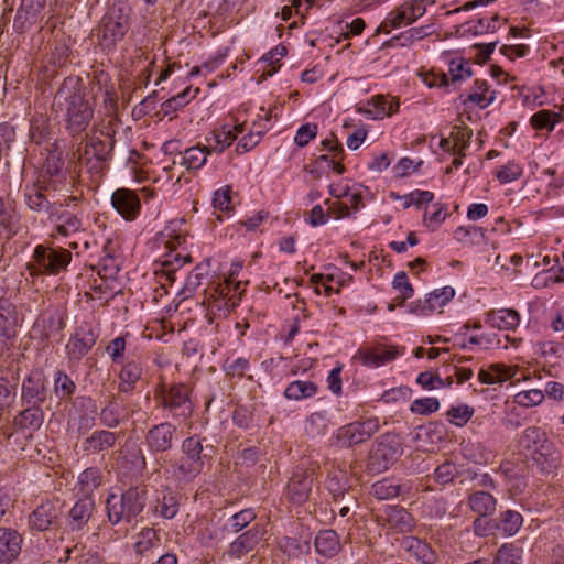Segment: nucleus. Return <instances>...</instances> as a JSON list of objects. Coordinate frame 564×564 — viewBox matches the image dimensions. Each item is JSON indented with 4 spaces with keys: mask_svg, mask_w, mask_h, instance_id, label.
I'll use <instances>...</instances> for the list:
<instances>
[{
    "mask_svg": "<svg viewBox=\"0 0 564 564\" xmlns=\"http://www.w3.org/2000/svg\"><path fill=\"white\" fill-rule=\"evenodd\" d=\"M497 501L492 495L486 491H476L468 498V506L479 518L474 522L476 525L481 517L492 514L496 510Z\"/></svg>",
    "mask_w": 564,
    "mask_h": 564,
    "instance_id": "34",
    "label": "nucleus"
},
{
    "mask_svg": "<svg viewBox=\"0 0 564 564\" xmlns=\"http://www.w3.org/2000/svg\"><path fill=\"white\" fill-rule=\"evenodd\" d=\"M258 123L253 122L249 133L243 135L236 145L237 153H245L253 149L260 141L263 134L268 131L269 127L264 129H257Z\"/></svg>",
    "mask_w": 564,
    "mask_h": 564,
    "instance_id": "49",
    "label": "nucleus"
},
{
    "mask_svg": "<svg viewBox=\"0 0 564 564\" xmlns=\"http://www.w3.org/2000/svg\"><path fill=\"white\" fill-rule=\"evenodd\" d=\"M371 102L376 108V112L373 113L375 118L391 116L399 109V101L388 96L377 95L371 98Z\"/></svg>",
    "mask_w": 564,
    "mask_h": 564,
    "instance_id": "48",
    "label": "nucleus"
},
{
    "mask_svg": "<svg viewBox=\"0 0 564 564\" xmlns=\"http://www.w3.org/2000/svg\"><path fill=\"white\" fill-rule=\"evenodd\" d=\"M431 79L425 78L430 87H453L457 88L458 84L471 77V68L469 63L462 57L454 58L449 63L448 73L431 72Z\"/></svg>",
    "mask_w": 564,
    "mask_h": 564,
    "instance_id": "10",
    "label": "nucleus"
},
{
    "mask_svg": "<svg viewBox=\"0 0 564 564\" xmlns=\"http://www.w3.org/2000/svg\"><path fill=\"white\" fill-rule=\"evenodd\" d=\"M447 212L443 205L434 204L432 210L425 209L423 225L431 231L436 230L446 219Z\"/></svg>",
    "mask_w": 564,
    "mask_h": 564,
    "instance_id": "54",
    "label": "nucleus"
},
{
    "mask_svg": "<svg viewBox=\"0 0 564 564\" xmlns=\"http://www.w3.org/2000/svg\"><path fill=\"white\" fill-rule=\"evenodd\" d=\"M390 198L394 200H402V206L404 209L411 206L421 208L424 204L431 203L434 199V194L430 191L415 189L406 195L401 196L397 193L391 192Z\"/></svg>",
    "mask_w": 564,
    "mask_h": 564,
    "instance_id": "43",
    "label": "nucleus"
},
{
    "mask_svg": "<svg viewBox=\"0 0 564 564\" xmlns=\"http://www.w3.org/2000/svg\"><path fill=\"white\" fill-rule=\"evenodd\" d=\"M111 204L126 220H133L140 214V198L134 191L118 188L111 196Z\"/></svg>",
    "mask_w": 564,
    "mask_h": 564,
    "instance_id": "20",
    "label": "nucleus"
},
{
    "mask_svg": "<svg viewBox=\"0 0 564 564\" xmlns=\"http://www.w3.org/2000/svg\"><path fill=\"white\" fill-rule=\"evenodd\" d=\"M377 521L395 533H409L415 528L412 514L399 506L384 508L377 514Z\"/></svg>",
    "mask_w": 564,
    "mask_h": 564,
    "instance_id": "13",
    "label": "nucleus"
},
{
    "mask_svg": "<svg viewBox=\"0 0 564 564\" xmlns=\"http://www.w3.org/2000/svg\"><path fill=\"white\" fill-rule=\"evenodd\" d=\"M485 323L502 330H514L520 323V314L513 308L490 310L485 314Z\"/></svg>",
    "mask_w": 564,
    "mask_h": 564,
    "instance_id": "30",
    "label": "nucleus"
},
{
    "mask_svg": "<svg viewBox=\"0 0 564 564\" xmlns=\"http://www.w3.org/2000/svg\"><path fill=\"white\" fill-rule=\"evenodd\" d=\"M564 102L555 105L554 109H541L530 118V126L536 131L552 132L556 124L563 122Z\"/></svg>",
    "mask_w": 564,
    "mask_h": 564,
    "instance_id": "28",
    "label": "nucleus"
},
{
    "mask_svg": "<svg viewBox=\"0 0 564 564\" xmlns=\"http://www.w3.org/2000/svg\"><path fill=\"white\" fill-rule=\"evenodd\" d=\"M209 154L212 153L205 144L191 147L182 153L181 164L187 171H197L206 164Z\"/></svg>",
    "mask_w": 564,
    "mask_h": 564,
    "instance_id": "37",
    "label": "nucleus"
},
{
    "mask_svg": "<svg viewBox=\"0 0 564 564\" xmlns=\"http://www.w3.org/2000/svg\"><path fill=\"white\" fill-rule=\"evenodd\" d=\"M176 426L170 422L153 425L145 434V444L152 453H163L172 448Z\"/></svg>",
    "mask_w": 564,
    "mask_h": 564,
    "instance_id": "17",
    "label": "nucleus"
},
{
    "mask_svg": "<svg viewBox=\"0 0 564 564\" xmlns=\"http://www.w3.org/2000/svg\"><path fill=\"white\" fill-rule=\"evenodd\" d=\"M401 351L397 346L378 344L372 347L359 349L357 357L362 365L369 367H379L394 360Z\"/></svg>",
    "mask_w": 564,
    "mask_h": 564,
    "instance_id": "21",
    "label": "nucleus"
},
{
    "mask_svg": "<svg viewBox=\"0 0 564 564\" xmlns=\"http://www.w3.org/2000/svg\"><path fill=\"white\" fill-rule=\"evenodd\" d=\"M471 130L468 128H454L451 132V138L453 140V154L465 155L464 151L469 147Z\"/></svg>",
    "mask_w": 564,
    "mask_h": 564,
    "instance_id": "56",
    "label": "nucleus"
},
{
    "mask_svg": "<svg viewBox=\"0 0 564 564\" xmlns=\"http://www.w3.org/2000/svg\"><path fill=\"white\" fill-rule=\"evenodd\" d=\"M318 392V386L310 380H295L288 384L284 397L288 400L300 401L313 398Z\"/></svg>",
    "mask_w": 564,
    "mask_h": 564,
    "instance_id": "36",
    "label": "nucleus"
},
{
    "mask_svg": "<svg viewBox=\"0 0 564 564\" xmlns=\"http://www.w3.org/2000/svg\"><path fill=\"white\" fill-rule=\"evenodd\" d=\"M549 437L545 431L538 426L527 427L520 437L521 446L524 449H527L530 454L533 453L535 449L540 448L541 445L546 443Z\"/></svg>",
    "mask_w": 564,
    "mask_h": 564,
    "instance_id": "41",
    "label": "nucleus"
},
{
    "mask_svg": "<svg viewBox=\"0 0 564 564\" xmlns=\"http://www.w3.org/2000/svg\"><path fill=\"white\" fill-rule=\"evenodd\" d=\"M246 289L242 284H236V291L231 297L226 299H206L209 311L218 316L229 315L240 303Z\"/></svg>",
    "mask_w": 564,
    "mask_h": 564,
    "instance_id": "33",
    "label": "nucleus"
},
{
    "mask_svg": "<svg viewBox=\"0 0 564 564\" xmlns=\"http://www.w3.org/2000/svg\"><path fill=\"white\" fill-rule=\"evenodd\" d=\"M329 424V417L325 411L313 412L306 419V432L312 436L324 435Z\"/></svg>",
    "mask_w": 564,
    "mask_h": 564,
    "instance_id": "47",
    "label": "nucleus"
},
{
    "mask_svg": "<svg viewBox=\"0 0 564 564\" xmlns=\"http://www.w3.org/2000/svg\"><path fill=\"white\" fill-rule=\"evenodd\" d=\"M154 399L178 423L189 420L193 415L191 389L184 383L160 384L154 392Z\"/></svg>",
    "mask_w": 564,
    "mask_h": 564,
    "instance_id": "3",
    "label": "nucleus"
},
{
    "mask_svg": "<svg viewBox=\"0 0 564 564\" xmlns=\"http://www.w3.org/2000/svg\"><path fill=\"white\" fill-rule=\"evenodd\" d=\"M160 539L155 530L145 528L143 529L134 543V550L138 554L143 555L159 544Z\"/></svg>",
    "mask_w": 564,
    "mask_h": 564,
    "instance_id": "53",
    "label": "nucleus"
},
{
    "mask_svg": "<svg viewBox=\"0 0 564 564\" xmlns=\"http://www.w3.org/2000/svg\"><path fill=\"white\" fill-rule=\"evenodd\" d=\"M517 371V367L507 366L505 364H491L488 368H481L479 370L478 379L485 384L502 383L512 379Z\"/></svg>",
    "mask_w": 564,
    "mask_h": 564,
    "instance_id": "32",
    "label": "nucleus"
},
{
    "mask_svg": "<svg viewBox=\"0 0 564 564\" xmlns=\"http://www.w3.org/2000/svg\"><path fill=\"white\" fill-rule=\"evenodd\" d=\"M101 473L98 468L90 467L85 469L78 478L80 491L85 496L91 495L101 485Z\"/></svg>",
    "mask_w": 564,
    "mask_h": 564,
    "instance_id": "44",
    "label": "nucleus"
},
{
    "mask_svg": "<svg viewBox=\"0 0 564 564\" xmlns=\"http://www.w3.org/2000/svg\"><path fill=\"white\" fill-rule=\"evenodd\" d=\"M459 99L465 106L473 104L480 109H485L495 101L496 91L486 79H475L469 93L460 95Z\"/></svg>",
    "mask_w": 564,
    "mask_h": 564,
    "instance_id": "25",
    "label": "nucleus"
},
{
    "mask_svg": "<svg viewBox=\"0 0 564 564\" xmlns=\"http://www.w3.org/2000/svg\"><path fill=\"white\" fill-rule=\"evenodd\" d=\"M76 390L75 382L64 371H57L54 380V392L59 400L68 399Z\"/></svg>",
    "mask_w": 564,
    "mask_h": 564,
    "instance_id": "50",
    "label": "nucleus"
},
{
    "mask_svg": "<svg viewBox=\"0 0 564 564\" xmlns=\"http://www.w3.org/2000/svg\"><path fill=\"white\" fill-rule=\"evenodd\" d=\"M236 284H241L240 281H237L234 276V272L229 274L227 279L223 282L217 283L213 288L208 290L206 293V299H226L231 297L232 293L236 291Z\"/></svg>",
    "mask_w": 564,
    "mask_h": 564,
    "instance_id": "45",
    "label": "nucleus"
},
{
    "mask_svg": "<svg viewBox=\"0 0 564 564\" xmlns=\"http://www.w3.org/2000/svg\"><path fill=\"white\" fill-rule=\"evenodd\" d=\"M120 435L107 430L94 431L82 444V448L87 454H99L112 448L118 442Z\"/></svg>",
    "mask_w": 564,
    "mask_h": 564,
    "instance_id": "27",
    "label": "nucleus"
},
{
    "mask_svg": "<svg viewBox=\"0 0 564 564\" xmlns=\"http://www.w3.org/2000/svg\"><path fill=\"white\" fill-rule=\"evenodd\" d=\"M52 107L57 112H65L66 129L73 137L86 131L94 115L93 106L85 98L84 87L76 78L63 82Z\"/></svg>",
    "mask_w": 564,
    "mask_h": 564,
    "instance_id": "1",
    "label": "nucleus"
},
{
    "mask_svg": "<svg viewBox=\"0 0 564 564\" xmlns=\"http://www.w3.org/2000/svg\"><path fill=\"white\" fill-rule=\"evenodd\" d=\"M380 424L377 417L361 419L340 426L335 434L337 444L341 447H351L371 438Z\"/></svg>",
    "mask_w": 564,
    "mask_h": 564,
    "instance_id": "8",
    "label": "nucleus"
},
{
    "mask_svg": "<svg viewBox=\"0 0 564 564\" xmlns=\"http://www.w3.org/2000/svg\"><path fill=\"white\" fill-rule=\"evenodd\" d=\"M72 260V253L64 248H52L39 245L33 254V261L28 263L30 275L58 274L65 270Z\"/></svg>",
    "mask_w": 564,
    "mask_h": 564,
    "instance_id": "6",
    "label": "nucleus"
},
{
    "mask_svg": "<svg viewBox=\"0 0 564 564\" xmlns=\"http://www.w3.org/2000/svg\"><path fill=\"white\" fill-rule=\"evenodd\" d=\"M203 440L198 435L185 438L181 445V456L171 464L173 478L182 484L193 481L204 469Z\"/></svg>",
    "mask_w": 564,
    "mask_h": 564,
    "instance_id": "2",
    "label": "nucleus"
},
{
    "mask_svg": "<svg viewBox=\"0 0 564 564\" xmlns=\"http://www.w3.org/2000/svg\"><path fill=\"white\" fill-rule=\"evenodd\" d=\"M62 514L61 506L56 501L42 502L30 516V524L37 531L48 530Z\"/></svg>",
    "mask_w": 564,
    "mask_h": 564,
    "instance_id": "24",
    "label": "nucleus"
},
{
    "mask_svg": "<svg viewBox=\"0 0 564 564\" xmlns=\"http://www.w3.org/2000/svg\"><path fill=\"white\" fill-rule=\"evenodd\" d=\"M145 495L147 491L138 487L129 488L120 496L110 494L106 501L108 520L112 524L132 521L144 509Z\"/></svg>",
    "mask_w": 564,
    "mask_h": 564,
    "instance_id": "4",
    "label": "nucleus"
},
{
    "mask_svg": "<svg viewBox=\"0 0 564 564\" xmlns=\"http://www.w3.org/2000/svg\"><path fill=\"white\" fill-rule=\"evenodd\" d=\"M94 509L91 499L78 500L69 511L70 527L73 530L82 529L90 519Z\"/></svg>",
    "mask_w": 564,
    "mask_h": 564,
    "instance_id": "39",
    "label": "nucleus"
},
{
    "mask_svg": "<svg viewBox=\"0 0 564 564\" xmlns=\"http://www.w3.org/2000/svg\"><path fill=\"white\" fill-rule=\"evenodd\" d=\"M213 206L225 213H230L234 209L230 186H224L214 193Z\"/></svg>",
    "mask_w": 564,
    "mask_h": 564,
    "instance_id": "60",
    "label": "nucleus"
},
{
    "mask_svg": "<svg viewBox=\"0 0 564 564\" xmlns=\"http://www.w3.org/2000/svg\"><path fill=\"white\" fill-rule=\"evenodd\" d=\"M47 395L46 379L42 371H32L22 383V401L30 405H41Z\"/></svg>",
    "mask_w": 564,
    "mask_h": 564,
    "instance_id": "19",
    "label": "nucleus"
},
{
    "mask_svg": "<svg viewBox=\"0 0 564 564\" xmlns=\"http://www.w3.org/2000/svg\"><path fill=\"white\" fill-rule=\"evenodd\" d=\"M416 382L423 388L427 390L438 389L442 387H449L453 383L452 377H448L446 379H442L438 375H434L432 372L425 371L421 372L417 378Z\"/></svg>",
    "mask_w": 564,
    "mask_h": 564,
    "instance_id": "57",
    "label": "nucleus"
},
{
    "mask_svg": "<svg viewBox=\"0 0 564 564\" xmlns=\"http://www.w3.org/2000/svg\"><path fill=\"white\" fill-rule=\"evenodd\" d=\"M454 295L455 290L452 286L434 290L423 301H417L414 312L420 315H430L435 311H440Z\"/></svg>",
    "mask_w": 564,
    "mask_h": 564,
    "instance_id": "26",
    "label": "nucleus"
},
{
    "mask_svg": "<svg viewBox=\"0 0 564 564\" xmlns=\"http://www.w3.org/2000/svg\"><path fill=\"white\" fill-rule=\"evenodd\" d=\"M398 454V446L388 442V438L382 437L373 449L372 457L381 459L383 462V468H387L388 464L397 459Z\"/></svg>",
    "mask_w": 564,
    "mask_h": 564,
    "instance_id": "52",
    "label": "nucleus"
},
{
    "mask_svg": "<svg viewBox=\"0 0 564 564\" xmlns=\"http://www.w3.org/2000/svg\"><path fill=\"white\" fill-rule=\"evenodd\" d=\"M20 224V215L17 210L7 206L3 198L0 197V227L4 229L8 237H12L18 232Z\"/></svg>",
    "mask_w": 564,
    "mask_h": 564,
    "instance_id": "42",
    "label": "nucleus"
},
{
    "mask_svg": "<svg viewBox=\"0 0 564 564\" xmlns=\"http://www.w3.org/2000/svg\"><path fill=\"white\" fill-rule=\"evenodd\" d=\"M98 334L88 323H82L66 344V354L70 360L79 361L95 346Z\"/></svg>",
    "mask_w": 564,
    "mask_h": 564,
    "instance_id": "11",
    "label": "nucleus"
},
{
    "mask_svg": "<svg viewBox=\"0 0 564 564\" xmlns=\"http://www.w3.org/2000/svg\"><path fill=\"white\" fill-rule=\"evenodd\" d=\"M523 522L522 516L512 510H507L501 513V529L508 535L516 534L521 528Z\"/></svg>",
    "mask_w": 564,
    "mask_h": 564,
    "instance_id": "58",
    "label": "nucleus"
},
{
    "mask_svg": "<svg viewBox=\"0 0 564 564\" xmlns=\"http://www.w3.org/2000/svg\"><path fill=\"white\" fill-rule=\"evenodd\" d=\"M99 419L107 427H117L120 424V411L116 401L111 400L101 409Z\"/></svg>",
    "mask_w": 564,
    "mask_h": 564,
    "instance_id": "59",
    "label": "nucleus"
},
{
    "mask_svg": "<svg viewBox=\"0 0 564 564\" xmlns=\"http://www.w3.org/2000/svg\"><path fill=\"white\" fill-rule=\"evenodd\" d=\"M315 549L324 556H334L340 551V542L334 530H324L315 538Z\"/></svg>",
    "mask_w": 564,
    "mask_h": 564,
    "instance_id": "38",
    "label": "nucleus"
},
{
    "mask_svg": "<svg viewBox=\"0 0 564 564\" xmlns=\"http://www.w3.org/2000/svg\"><path fill=\"white\" fill-rule=\"evenodd\" d=\"M118 390L123 393L133 392L139 383L145 381L144 361L140 358H127L118 375Z\"/></svg>",
    "mask_w": 564,
    "mask_h": 564,
    "instance_id": "14",
    "label": "nucleus"
},
{
    "mask_svg": "<svg viewBox=\"0 0 564 564\" xmlns=\"http://www.w3.org/2000/svg\"><path fill=\"white\" fill-rule=\"evenodd\" d=\"M523 173L522 166L513 161L508 162L501 166L497 172L496 176L500 183L506 184L518 180Z\"/></svg>",
    "mask_w": 564,
    "mask_h": 564,
    "instance_id": "64",
    "label": "nucleus"
},
{
    "mask_svg": "<svg viewBox=\"0 0 564 564\" xmlns=\"http://www.w3.org/2000/svg\"><path fill=\"white\" fill-rule=\"evenodd\" d=\"M44 420V414L40 405H31L30 408L20 412L14 423L21 429L37 430L41 427Z\"/></svg>",
    "mask_w": 564,
    "mask_h": 564,
    "instance_id": "40",
    "label": "nucleus"
},
{
    "mask_svg": "<svg viewBox=\"0 0 564 564\" xmlns=\"http://www.w3.org/2000/svg\"><path fill=\"white\" fill-rule=\"evenodd\" d=\"M404 549L423 564H433L436 561V554L432 547L424 541L408 536L403 540Z\"/></svg>",
    "mask_w": 564,
    "mask_h": 564,
    "instance_id": "35",
    "label": "nucleus"
},
{
    "mask_svg": "<svg viewBox=\"0 0 564 564\" xmlns=\"http://www.w3.org/2000/svg\"><path fill=\"white\" fill-rule=\"evenodd\" d=\"M64 162L58 154H51L45 160V163L42 167V183H46L45 177H57L62 173Z\"/></svg>",
    "mask_w": 564,
    "mask_h": 564,
    "instance_id": "61",
    "label": "nucleus"
},
{
    "mask_svg": "<svg viewBox=\"0 0 564 564\" xmlns=\"http://www.w3.org/2000/svg\"><path fill=\"white\" fill-rule=\"evenodd\" d=\"M520 550L512 544H503L495 557L496 564H520Z\"/></svg>",
    "mask_w": 564,
    "mask_h": 564,
    "instance_id": "63",
    "label": "nucleus"
},
{
    "mask_svg": "<svg viewBox=\"0 0 564 564\" xmlns=\"http://www.w3.org/2000/svg\"><path fill=\"white\" fill-rule=\"evenodd\" d=\"M186 237L176 232L171 226L166 227L161 231L155 239L159 248H163L170 253L166 254V259L162 263V271L159 273V278L162 283L169 282L170 284L175 280V272L181 269L185 263L191 262L189 256H181V253L173 252L183 243H185Z\"/></svg>",
    "mask_w": 564,
    "mask_h": 564,
    "instance_id": "5",
    "label": "nucleus"
},
{
    "mask_svg": "<svg viewBox=\"0 0 564 564\" xmlns=\"http://www.w3.org/2000/svg\"><path fill=\"white\" fill-rule=\"evenodd\" d=\"M474 412V408L467 404H462L457 406H452L447 411L446 415L449 423L462 427L465 424H467V422L471 419Z\"/></svg>",
    "mask_w": 564,
    "mask_h": 564,
    "instance_id": "55",
    "label": "nucleus"
},
{
    "mask_svg": "<svg viewBox=\"0 0 564 564\" xmlns=\"http://www.w3.org/2000/svg\"><path fill=\"white\" fill-rule=\"evenodd\" d=\"M129 30L128 18L120 8L112 7L104 15L97 29V42L102 51H111L116 47Z\"/></svg>",
    "mask_w": 564,
    "mask_h": 564,
    "instance_id": "7",
    "label": "nucleus"
},
{
    "mask_svg": "<svg viewBox=\"0 0 564 564\" xmlns=\"http://www.w3.org/2000/svg\"><path fill=\"white\" fill-rule=\"evenodd\" d=\"M17 315L14 307L8 301H0V346L17 335Z\"/></svg>",
    "mask_w": 564,
    "mask_h": 564,
    "instance_id": "31",
    "label": "nucleus"
},
{
    "mask_svg": "<svg viewBox=\"0 0 564 564\" xmlns=\"http://www.w3.org/2000/svg\"><path fill=\"white\" fill-rule=\"evenodd\" d=\"M245 131V123L223 124L205 137V145L210 153H221Z\"/></svg>",
    "mask_w": 564,
    "mask_h": 564,
    "instance_id": "15",
    "label": "nucleus"
},
{
    "mask_svg": "<svg viewBox=\"0 0 564 564\" xmlns=\"http://www.w3.org/2000/svg\"><path fill=\"white\" fill-rule=\"evenodd\" d=\"M426 12L424 0H408L388 13L378 32L389 33L392 29L415 22Z\"/></svg>",
    "mask_w": 564,
    "mask_h": 564,
    "instance_id": "9",
    "label": "nucleus"
},
{
    "mask_svg": "<svg viewBox=\"0 0 564 564\" xmlns=\"http://www.w3.org/2000/svg\"><path fill=\"white\" fill-rule=\"evenodd\" d=\"M530 456L536 468L544 474L554 473L561 464V454L550 440L531 453Z\"/></svg>",
    "mask_w": 564,
    "mask_h": 564,
    "instance_id": "23",
    "label": "nucleus"
},
{
    "mask_svg": "<svg viewBox=\"0 0 564 564\" xmlns=\"http://www.w3.org/2000/svg\"><path fill=\"white\" fill-rule=\"evenodd\" d=\"M371 494L380 500L391 499L399 496L400 486L394 480L386 478L372 485Z\"/></svg>",
    "mask_w": 564,
    "mask_h": 564,
    "instance_id": "51",
    "label": "nucleus"
},
{
    "mask_svg": "<svg viewBox=\"0 0 564 564\" xmlns=\"http://www.w3.org/2000/svg\"><path fill=\"white\" fill-rule=\"evenodd\" d=\"M392 288L398 292L397 305L401 306L408 299L413 296L414 290L409 282L408 275L405 272H399L395 274L392 281Z\"/></svg>",
    "mask_w": 564,
    "mask_h": 564,
    "instance_id": "46",
    "label": "nucleus"
},
{
    "mask_svg": "<svg viewBox=\"0 0 564 564\" xmlns=\"http://www.w3.org/2000/svg\"><path fill=\"white\" fill-rule=\"evenodd\" d=\"M544 400V393L539 389H531L517 393L513 398L514 403L523 408H530L540 404Z\"/></svg>",
    "mask_w": 564,
    "mask_h": 564,
    "instance_id": "62",
    "label": "nucleus"
},
{
    "mask_svg": "<svg viewBox=\"0 0 564 564\" xmlns=\"http://www.w3.org/2000/svg\"><path fill=\"white\" fill-rule=\"evenodd\" d=\"M267 534L265 527L262 524H254L246 532L237 536L227 550V554L234 558H240L249 552L253 551L257 545L264 540Z\"/></svg>",
    "mask_w": 564,
    "mask_h": 564,
    "instance_id": "16",
    "label": "nucleus"
},
{
    "mask_svg": "<svg viewBox=\"0 0 564 564\" xmlns=\"http://www.w3.org/2000/svg\"><path fill=\"white\" fill-rule=\"evenodd\" d=\"M50 220L54 224V230L51 234L54 238L57 236L68 237L83 230V219L79 212L53 208L50 212Z\"/></svg>",
    "mask_w": 564,
    "mask_h": 564,
    "instance_id": "12",
    "label": "nucleus"
},
{
    "mask_svg": "<svg viewBox=\"0 0 564 564\" xmlns=\"http://www.w3.org/2000/svg\"><path fill=\"white\" fill-rule=\"evenodd\" d=\"M22 538L11 529L0 528V564H10L21 551Z\"/></svg>",
    "mask_w": 564,
    "mask_h": 564,
    "instance_id": "29",
    "label": "nucleus"
},
{
    "mask_svg": "<svg viewBox=\"0 0 564 564\" xmlns=\"http://www.w3.org/2000/svg\"><path fill=\"white\" fill-rule=\"evenodd\" d=\"M313 473L307 470L296 471L288 482L286 497L295 503H304L312 491Z\"/></svg>",
    "mask_w": 564,
    "mask_h": 564,
    "instance_id": "22",
    "label": "nucleus"
},
{
    "mask_svg": "<svg viewBox=\"0 0 564 564\" xmlns=\"http://www.w3.org/2000/svg\"><path fill=\"white\" fill-rule=\"evenodd\" d=\"M111 144L104 140L91 138L85 143H80L77 149V160L82 165H88L93 160L96 163L93 167L99 166L110 155Z\"/></svg>",
    "mask_w": 564,
    "mask_h": 564,
    "instance_id": "18",
    "label": "nucleus"
}]
</instances>
